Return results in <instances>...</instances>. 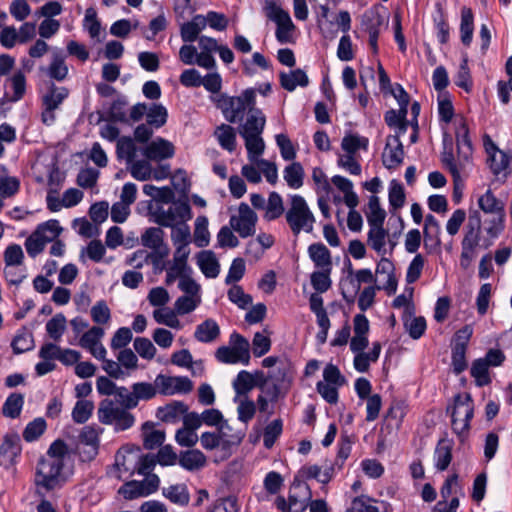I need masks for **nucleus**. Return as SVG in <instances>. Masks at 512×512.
Instances as JSON below:
<instances>
[{
	"mask_svg": "<svg viewBox=\"0 0 512 512\" xmlns=\"http://www.w3.org/2000/svg\"><path fill=\"white\" fill-rule=\"evenodd\" d=\"M247 111L246 121L240 125L239 134L241 136L262 134L266 124L265 115L255 105L249 107Z\"/></svg>",
	"mask_w": 512,
	"mask_h": 512,
	"instance_id": "14",
	"label": "nucleus"
},
{
	"mask_svg": "<svg viewBox=\"0 0 512 512\" xmlns=\"http://www.w3.org/2000/svg\"><path fill=\"white\" fill-rule=\"evenodd\" d=\"M505 227V212L500 211L490 215L489 218L484 220L482 234L485 239L483 240L486 246H492L495 240L500 236Z\"/></svg>",
	"mask_w": 512,
	"mask_h": 512,
	"instance_id": "15",
	"label": "nucleus"
},
{
	"mask_svg": "<svg viewBox=\"0 0 512 512\" xmlns=\"http://www.w3.org/2000/svg\"><path fill=\"white\" fill-rule=\"evenodd\" d=\"M155 383L159 394L164 396L188 394L193 390V382L186 376L158 374L155 378Z\"/></svg>",
	"mask_w": 512,
	"mask_h": 512,
	"instance_id": "10",
	"label": "nucleus"
},
{
	"mask_svg": "<svg viewBox=\"0 0 512 512\" xmlns=\"http://www.w3.org/2000/svg\"><path fill=\"white\" fill-rule=\"evenodd\" d=\"M276 25L275 37L277 41L281 44L292 43L294 41L293 32L295 30V25L292 22L290 15H287L281 21L276 23Z\"/></svg>",
	"mask_w": 512,
	"mask_h": 512,
	"instance_id": "46",
	"label": "nucleus"
},
{
	"mask_svg": "<svg viewBox=\"0 0 512 512\" xmlns=\"http://www.w3.org/2000/svg\"><path fill=\"white\" fill-rule=\"evenodd\" d=\"M234 401L238 403V419L243 423H248L250 420H252L256 413L255 403L248 399L246 396L243 398L235 397Z\"/></svg>",
	"mask_w": 512,
	"mask_h": 512,
	"instance_id": "56",
	"label": "nucleus"
},
{
	"mask_svg": "<svg viewBox=\"0 0 512 512\" xmlns=\"http://www.w3.org/2000/svg\"><path fill=\"white\" fill-rule=\"evenodd\" d=\"M368 139L357 135H346L341 142V148L346 154L354 155L359 149H367Z\"/></svg>",
	"mask_w": 512,
	"mask_h": 512,
	"instance_id": "63",
	"label": "nucleus"
},
{
	"mask_svg": "<svg viewBox=\"0 0 512 512\" xmlns=\"http://www.w3.org/2000/svg\"><path fill=\"white\" fill-rule=\"evenodd\" d=\"M279 80L281 87L289 92L294 91L297 86L306 87L309 84L308 76L301 69H295L288 73L280 72Z\"/></svg>",
	"mask_w": 512,
	"mask_h": 512,
	"instance_id": "19",
	"label": "nucleus"
},
{
	"mask_svg": "<svg viewBox=\"0 0 512 512\" xmlns=\"http://www.w3.org/2000/svg\"><path fill=\"white\" fill-rule=\"evenodd\" d=\"M471 376L475 379L476 385L479 387L490 384L491 378L489 376V366L484 359H476L472 363Z\"/></svg>",
	"mask_w": 512,
	"mask_h": 512,
	"instance_id": "44",
	"label": "nucleus"
},
{
	"mask_svg": "<svg viewBox=\"0 0 512 512\" xmlns=\"http://www.w3.org/2000/svg\"><path fill=\"white\" fill-rule=\"evenodd\" d=\"M369 227L383 226L386 211L381 207L379 197L372 195L369 197L368 209L365 211Z\"/></svg>",
	"mask_w": 512,
	"mask_h": 512,
	"instance_id": "26",
	"label": "nucleus"
},
{
	"mask_svg": "<svg viewBox=\"0 0 512 512\" xmlns=\"http://www.w3.org/2000/svg\"><path fill=\"white\" fill-rule=\"evenodd\" d=\"M309 256L318 268H331V254L323 243L311 244L308 248Z\"/></svg>",
	"mask_w": 512,
	"mask_h": 512,
	"instance_id": "34",
	"label": "nucleus"
},
{
	"mask_svg": "<svg viewBox=\"0 0 512 512\" xmlns=\"http://www.w3.org/2000/svg\"><path fill=\"white\" fill-rule=\"evenodd\" d=\"M205 19L200 15L196 16L192 21L184 23L181 26V38L184 42H194L199 38V33L205 27Z\"/></svg>",
	"mask_w": 512,
	"mask_h": 512,
	"instance_id": "40",
	"label": "nucleus"
},
{
	"mask_svg": "<svg viewBox=\"0 0 512 512\" xmlns=\"http://www.w3.org/2000/svg\"><path fill=\"white\" fill-rule=\"evenodd\" d=\"M226 433L223 430V433H213V432H204L200 437L201 445L206 450H213L220 445L223 447H227L231 444L230 441L225 439Z\"/></svg>",
	"mask_w": 512,
	"mask_h": 512,
	"instance_id": "53",
	"label": "nucleus"
},
{
	"mask_svg": "<svg viewBox=\"0 0 512 512\" xmlns=\"http://www.w3.org/2000/svg\"><path fill=\"white\" fill-rule=\"evenodd\" d=\"M433 22L437 30V38L439 42L441 44H446L449 41L450 27L440 5H437V13L433 17Z\"/></svg>",
	"mask_w": 512,
	"mask_h": 512,
	"instance_id": "54",
	"label": "nucleus"
},
{
	"mask_svg": "<svg viewBox=\"0 0 512 512\" xmlns=\"http://www.w3.org/2000/svg\"><path fill=\"white\" fill-rule=\"evenodd\" d=\"M209 239L208 219L205 216H199L195 221L194 243L197 247L203 248L209 244Z\"/></svg>",
	"mask_w": 512,
	"mask_h": 512,
	"instance_id": "50",
	"label": "nucleus"
},
{
	"mask_svg": "<svg viewBox=\"0 0 512 512\" xmlns=\"http://www.w3.org/2000/svg\"><path fill=\"white\" fill-rule=\"evenodd\" d=\"M286 221L295 235L301 231L309 233L313 230L315 217L301 195L291 196L290 208L286 212Z\"/></svg>",
	"mask_w": 512,
	"mask_h": 512,
	"instance_id": "6",
	"label": "nucleus"
},
{
	"mask_svg": "<svg viewBox=\"0 0 512 512\" xmlns=\"http://www.w3.org/2000/svg\"><path fill=\"white\" fill-rule=\"evenodd\" d=\"M24 404V396L20 393H12L6 399L2 411L3 415L9 418H17Z\"/></svg>",
	"mask_w": 512,
	"mask_h": 512,
	"instance_id": "47",
	"label": "nucleus"
},
{
	"mask_svg": "<svg viewBox=\"0 0 512 512\" xmlns=\"http://www.w3.org/2000/svg\"><path fill=\"white\" fill-rule=\"evenodd\" d=\"M368 245L380 255L386 254V238L388 231L383 226L369 227L368 231Z\"/></svg>",
	"mask_w": 512,
	"mask_h": 512,
	"instance_id": "37",
	"label": "nucleus"
},
{
	"mask_svg": "<svg viewBox=\"0 0 512 512\" xmlns=\"http://www.w3.org/2000/svg\"><path fill=\"white\" fill-rule=\"evenodd\" d=\"M404 159V149L399 135L389 136L383 153V165L387 169L398 167Z\"/></svg>",
	"mask_w": 512,
	"mask_h": 512,
	"instance_id": "13",
	"label": "nucleus"
},
{
	"mask_svg": "<svg viewBox=\"0 0 512 512\" xmlns=\"http://www.w3.org/2000/svg\"><path fill=\"white\" fill-rule=\"evenodd\" d=\"M64 463L60 460L42 457L36 468L34 483L36 494L40 497L45 496V492L62 487L65 478L62 475Z\"/></svg>",
	"mask_w": 512,
	"mask_h": 512,
	"instance_id": "3",
	"label": "nucleus"
},
{
	"mask_svg": "<svg viewBox=\"0 0 512 512\" xmlns=\"http://www.w3.org/2000/svg\"><path fill=\"white\" fill-rule=\"evenodd\" d=\"M474 31V16L470 8L464 6L461 9L460 35L461 41L465 46L472 42Z\"/></svg>",
	"mask_w": 512,
	"mask_h": 512,
	"instance_id": "35",
	"label": "nucleus"
},
{
	"mask_svg": "<svg viewBox=\"0 0 512 512\" xmlns=\"http://www.w3.org/2000/svg\"><path fill=\"white\" fill-rule=\"evenodd\" d=\"M179 464L188 471L198 470L206 464V457L200 450H186L180 453Z\"/></svg>",
	"mask_w": 512,
	"mask_h": 512,
	"instance_id": "30",
	"label": "nucleus"
},
{
	"mask_svg": "<svg viewBox=\"0 0 512 512\" xmlns=\"http://www.w3.org/2000/svg\"><path fill=\"white\" fill-rule=\"evenodd\" d=\"M369 502H376V500L367 495L357 496L352 500L351 508L346 512H380L378 507L370 505Z\"/></svg>",
	"mask_w": 512,
	"mask_h": 512,
	"instance_id": "64",
	"label": "nucleus"
},
{
	"mask_svg": "<svg viewBox=\"0 0 512 512\" xmlns=\"http://www.w3.org/2000/svg\"><path fill=\"white\" fill-rule=\"evenodd\" d=\"M197 264L206 277L215 278L218 276L220 265L212 251L200 252L197 256Z\"/></svg>",
	"mask_w": 512,
	"mask_h": 512,
	"instance_id": "29",
	"label": "nucleus"
},
{
	"mask_svg": "<svg viewBox=\"0 0 512 512\" xmlns=\"http://www.w3.org/2000/svg\"><path fill=\"white\" fill-rule=\"evenodd\" d=\"M24 252L19 244L12 243L4 251L5 266H23Z\"/></svg>",
	"mask_w": 512,
	"mask_h": 512,
	"instance_id": "61",
	"label": "nucleus"
},
{
	"mask_svg": "<svg viewBox=\"0 0 512 512\" xmlns=\"http://www.w3.org/2000/svg\"><path fill=\"white\" fill-rule=\"evenodd\" d=\"M473 414L474 407L470 394H457L455 396V416L463 415V418L452 419V429L461 441L467 436Z\"/></svg>",
	"mask_w": 512,
	"mask_h": 512,
	"instance_id": "9",
	"label": "nucleus"
},
{
	"mask_svg": "<svg viewBox=\"0 0 512 512\" xmlns=\"http://www.w3.org/2000/svg\"><path fill=\"white\" fill-rule=\"evenodd\" d=\"M255 387V379L252 373L242 370L238 373L233 381V388L236 392V397L246 396L249 391Z\"/></svg>",
	"mask_w": 512,
	"mask_h": 512,
	"instance_id": "41",
	"label": "nucleus"
},
{
	"mask_svg": "<svg viewBox=\"0 0 512 512\" xmlns=\"http://www.w3.org/2000/svg\"><path fill=\"white\" fill-rule=\"evenodd\" d=\"M489 166L494 175L508 174L510 157L503 151L494 152L491 158H488Z\"/></svg>",
	"mask_w": 512,
	"mask_h": 512,
	"instance_id": "60",
	"label": "nucleus"
},
{
	"mask_svg": "<svg viewBox=\"0 0 512 512\" xmlns=\"http://www.w3.org/2000/svg\"><path fill=\"white\" fill-rule=\"evenodd\" d=\"M127 166L134 179L146 181L151 178L152 166L147 160H133Z\"/></svg>",
	"mask_w": 512,
	"mask_h": 512,
	"instance_id": "51",
	"label": "nucleus"
},
{
	"mask_svg": "<svg viewBox=\"0 0 512 512\" xmlns=\"http://www.w3.org/2000/svg\"><path fill=\"white\" fill-rule=\"evenodd\" d=\"M69 89L63 86H56L54 83L48 87V91L42 96V107L57 110L68 98Z\"/></svg>",
	"mask_w": 512,
	"mask_h": 512,
	"instance_id": "18",
	"label": "nucleus"
},
{
	"mask_svg": "<svg viewBox=\"0 0 512 512\" xmlns=\"http://www.w3.org/2000/svg\"><path fill=\"white\" fill-rule=\"evenodd\" d=\"M291 488L293 490H299V492L289 494L288 503L290 506L307 504L306 502L311 500L312 494L309 485L297 477L294 478Z\"/></svg>",
	"mask_w": 512,
	"mask_h": 512,
	"instance_id": "36",
	"label": "nucleus"
},
{
	"mask_svg": "<svg viewBox=\"0 0 512 512\" xmlns=\"http://www.w3.org/2000/svg\"><path fill=\"white\" fill-rule=\"evenodd\" d=\"M65 329L66 318L61 313L56 314L46 323V331L54 341H59L61 339Z\"/></svg>",
	"mask_w": 512,
	"mask_h": 512,
	"instance_id": "58",
	"label": "nucleus"
},
{
	"mask_svg": "<svg viewBox=\"0 0 512 512\" xmlns=\"http://www.w3.org/2000/svg\"><path fill=\"white\" fill-rule=\"evenodd\" d=\"M162 495L171 503L185 507L189 504L190 494L185 484H174L162 489Z\"/></svg>",
	"mask_w": 512,
	"mask_h": 512,
	"instance_id": "23",
	"label": "nucleus"
},
{
	"mask_svg": "<svg viewBox=\"0 0 512 512\" xmlns=\"http://www.w3.org/2000/svg\"><path fill=\"white\" fill-rule=\"evenodd\" d=\"M214 102L228 122L236 123L243 119L249 107L256 105V92L250 88L244 90L237 97L221 94L214 99Z\"/></svg>",
	"mask_w": 512,
	"mask_h": 512,
	"instance_id": "4",
	"label": "nucleus"
},
{
	"mask_svg": "<svg viewBox=\"0 0 512 512\" xmlns=\"http://www.w3.org/2000/svg\"><path fill=\"white\" fill-rule=\"evenodd\" d=\"M478 205L484 213L489 215L504 211L503 206L497 200L491 190H487L482 196L479 197Z\"/></svg>",
	"mask_w": 512,
	"mask_h": 512,
	"instance_id": "59",
	"label": "nucleus"
},
{
	"mask_svg": "<svg viewBox=\"0 0 512 512\" xmlns=\"http://www.w3.org/2000/svg\"><path fill=\"white\" fill-rule=\"evenodd\" d=\"M11 347L15 354H21L34 348L33 334L26 328H21L14 336Z\"/></svg>",
	"mask_w": 512,
	"mask_h": 512,
	"instance_id": "38",
	"label": "nucleus"
},
{
	"mask_svg": "<svg viewBox=\"0 0 512 512\" xmlns=\"http://www.w3.org/2000/svg\"><path fill=\"white\" fill-rule=\"evenodd\" d=\"M21 452L20 439L17 435H6L0 445V456L5 465L12 464Z\"/></svg>",
	"mask_w": 512,
	"mask_h": 512,
	"instance_id": "24",
	"label": "nucleus"
},
{
	"mask_svg": "<svg viewBox=\"0 0 512 512\" xmlns=\"http://www.w3.org/2000/svg\"><path fill=\"white\" fill-rule=\"evenodd\" d=\"M213 135L216 137L219 145L224 150L233 152L236 148V130L228 124H221L214 130Z\"/></svg>",
	"mask_w": 512,
	"mask_h": 512,
	"instance_id": "27",
	"label": "nucleus"
},
{
	"mask_svg": "<svg viewBox=\"0 0 512 512\" xmlns=\"http://www.w3.org/2000/svg\"><path fill=\"white\" fill-rule=\"evenodd\" d=\"M164 236L165 233L160 227H149L141 234L140 244L151 252L170 250L164 241Z\"/></svg>",
	"mask_w": 512,
	"mask_h": 512,
	"instance_id": "16",
	"label": "nucleus"
},
{
	"mask_svg": "<svg viewBox=\"0 0 512 512\" xmlns=\"http://www.w3.org/2000/svg\"><path fill=\"white\" fill-rule=\"evenodd\" d=\"M232 347L221 346L215 352L216 359L225 364L241 362L247 365L250 361L249 342L242 335L234 332L230 335Z\"/></svg>",
	"mask_w": 512,
	"mask_h": 512,
	"instance_id": "7",
	"label": "nucleus"
},
{
	"mask_svg": "<svg viewBox=\"0 0 512 512\" xmlns=\"http://www.w3.org/2000/svg\"><path fill=\"white\" fill-rule=\"evenodd\" d=\"M283 424L281 419L273 420L269 423L263 434V444L267 449H270L275 444L277 438L281 435Z\"/></svg>",
	"mask_w": 512,
	"mask_h": 512,
	"instance_id": "62",
	"label": "nucleus"
},
{
	"mask_svg": "<svg viewBox=\"0 0 512 512\" xmlns=\"http://www.w3.org/2000/svg\"><path fill=\"white\" fill-rule=\"evenodd\" d=\"M304 168L299 162H292L283 170V178L292 189H299L304 183Z\"/></svg>",
	"mask_w": 512,
	"mask_h": 512,
	"instance_id": "33",
	"label": "nucleus"
},
{
	"mask_svg": "<svg viewBox=\"0 0 512 512\" xmlns=\"http://www.w3.org/2000/svg\"><path fill=\"white\" fill-rule=\"evenodd\" d=\"M365 19L363 22L365 31L369 36V46L371 47L374 54L378 53V37H379V27L382 24L381 17L378 14H372V16H368L365 14Z\"/></svg>",
	"mask_w": 512,
	"mask_h": 512,
	"instance_id": "32",
	"label": "nucleus"
},
{
	"mask_svg": "<svg viewBox=\"0 0 512 512\" xmlns=\"http://www.w3.org/2000/svg\"><path fill=\"white\" fill-rule=\"evenodd\" d=\"M201 419L202 423L207 426H217L220 433L229 428L227 421L223 419V415L218 409H206L201 413Z\"/></svg>",
	"mask_w": 512,
	"mask_h": 512,
	"instance_id": "57",
	"label": "nucleus"
},
{
	"mask_svg": "<svg viewBox=\"0 0 512 512\" xmlns=\"http://www.w3.org/2000/svg\"><path fill=\"white\" fill-rule=\"evenodd\" d=\"M190 228L188 225L184 223H180L174 227H172L171 231V239L175 246H177V254L183 248H187L190 240Z\"/></svg>",
	"mask_w": 512,
	"mask_h": 512,
	"instance_id": "52",
	"label": "nucleus"
},
{
	"mask_svg": "<svg viewBox=\"0 0 512 512\" xmlns=\"http://www.w3.org/2000/svg\"><path fill=\"white\" fill-rule=\"evenodd\" d=\"M265 218L269 221L279 218L284 212L283 200L277 192H271L265 205Z\"/></svg>",
	"mask_w": 512,
	"mask_h": 512,
	"instance_id": "48",
	"label": "nucleus"
},
{
	"mask_svg": "<svg viewBox=\"0 0 512 512\" xmlns=\"http://www.w3.org/2000/svg\"><path fill=\"white\" fill-rule=\"evenodd\" d=\"M131 389L133 390L132 399L135 398L136 407L138 406L139 401H149L159 393L155 382H137L131 386Z\"/></svg>",
	"mask_w": 512,
	"mask_h": 512,
	"instance_id": "39",
	"label": "nucleus"
},
{
	"mask_svg": "<svg viewBox=\"0 0 512 512\" xmlns=\"http://www.w3.org/2000/svg\"><path fill=\"white\" fill-rule=\"evenodd\" d=\"M270 382L278 384L289 390L293 380V370L289 362H280L274 369L268 372Z\"/></svg>",
	"mask_w": 512,
	"mask_h": 512,
	"instance_id": "22",
	"label": "nucleus"
},
{
	"mask_svg": "<svg viewBox=\"0 0 512 512\" xmlns=\"http://www.w3.org/2000/svg\"><path fill=\"white\" fill-rule=\"evenodd\" d=\"M34 232L39 233L38 236L40 239L47 244L58 238L62 232V228L57 220H49L40 224Z\"/></svg>",
	"mask_w": 512,
	"mask_h": 512,
	"instance_id": "42",
	"label": "nucleus"
},
{
	"mask_svg": "<svg viewBox=\"0 0 512 512\" xmlns=\"http://www.w3.org/2000/svg\"><path fill=\"white\" fill-rule=\"evenodd\" d=\"M220 335L219 325L215 320L209 318L196 327L194 337L201 343H210L215 341Z\"/></svg>",
	"mask_w": 512,
	"mask_h": 512,
	"instance_id": "25",
	"label": "nucleus"
},
{
	"mask_svg": "<svg viewBox=\"0 0 512 512\" xmlns=\"http://www.w3.org/2000/svg\"><path fill=\"white\" fill-rule=\"evenodd\" d=\"M47 76L58 82L64 81L69 73L68 66L65 62V56L62 53H54L48 67L42 68Z\"/></svg>",
	"mask_w": 512,
	"mask_h": 512,
	"instance_id": "21",
	"label": "nucleus"
},
{
	"mask_svg": "<svg viewBox=\"0 0 512 512\" xmlns=\"http://www.w3.org/2000/svg\"><path fill=\"white\" fill-rule=\"evenodd\" d=\"M186 293L179 297L174 305L175 314L185 315L195 310L201 303L199 290H184Z\"/></svg>",
	"mask_w": 512,
	"mask_h": 512,
	"instance_id": "20",
	"label": "nucleus"
},
{
	"mask_svg": "<svg viewBox=\"0 0 512 512\" xmlns=\"http://www.w3.org/2000/svg\"><path fill=\"white\" fill-rule=\"evenodd\" d=\"M192 268L187 264V252L182 256L174 255L172 264L166 269L165 283L171 286L179 280L178 288H199L192 278Z\"/></svg>",
	"mask_w": 512,
	"mask_h": 512,
	"instance_id": "8",
	"label": "nucleus"
},
{
	"mask_svg": "<svg viewBox=\"0 0 512 512\" xmlns=\"http://www.w3.org/2000/svg\"><path fill=\"white\" fill-rule=\"evenodd\" d=\"M188 411V406L182 401H172L157 409L156 416L163 422L176 423Z\"/></svg>",
	"mask_w": 512,
	"mask_h": 512,
	"instance_id": "17",
	"label": "nucleus"
},
{
	"mask_svg": "<svg viewBox=\"0 0 512 512\" xmlns=\"http://www.w3.org/2000/svg\"><path fill=\"white\" fill-rule=\"evenodd\" d=\"M309 307L310 310L316 316V322L319 328H330L331 322L328 317L327 311L324 307V300L320 293L315 292L312 293L309 298Z\"/></svg>",
	"mask_w": 512,
	"mask_h": 512,
	"instance_id": "28",
	"label": "nucleus"
},
{
	"mask_svg": "<svg viewBox=\"0 0 512 512\" xmlns=\"http://www.w3.org/2000/svg\"><path fill=\"white\" fill-rule=\"evenodd\" d=\"M241 137L245 140L249 160L255 161L264 152L265 148L261 134L243 135Z\"/></svg>",
	"mask_w": 512,
	"mask_h": 512,
	"instance_id": "45",
	"label": "nucleus"
},
{
	"mask_svg": "<svg viewBox=\"0 0 512 512\" xmlns=\"http://www.w3.org/2000/svg\"><path fill=\"white\" fill-rule=\"evenodd\" d=\"M454 127L457 145V158L454 157V143L452 136L448 133H444L441 162L451 173L454 182L457 183L461 178V174L465 173L472 164L471 158L473 146L466 118L463 116H457L454 120Z\"/></svg>",
	"mask_w": 512,
	"mask_h": 512,
	"instance_id": "1",
	"label": "nucleus"
},
{
	"mask_svg": "<svg viewBox=\"0 0 512 512\" xmlns=\"http://www.w3.org/2000/svg\"><path fill=\"white\" fill-rule=\"evenodd\" d=\"M256 222V213L244 202L240 203L238 207V215L231 216L229 221L231 228L242 238H247L255 234Z\"/></svg>",
	"mask_w": 512,
	"mask_h": 512,
	"instance_id": "11",
	"label": "nucleus"
},
{
	"mask_svg": "<svg viewBox=\"0 0 512 512\" xmlns=\"http://www.w3.org/2000/svg\"><path fill=\"white\" fill-rule=\"evenodd\" d=\"M168 117L167 109L162 104L153 103L147 110V122L155 128L162 127Z\"/></svg>",
	"mask_w": 512,
	"mask_h": 512,
	"instance_id": "55",
	"label": "nucleus"
},
{
	"mask_svg": "<svg viewBox=\"0 0 512 512\" xmlns=\"http://www.w3.org/2000/svg\"><path fill=\"white\" fill-rule=\"evenodd\" d=\"M94 403L90 400H78L72 410V419L75 423L83 424L91 417Z\"/></svg>",
	"mask_w": 512,
	"mask_h": 512,
	"instance_id": "49",
	"label": "nucleus"
},
{
	"mask_svg": "<svg viewBox=\"0 0 512 512\" xmlns=\"http://www.w3.org/2000/svg\"><path fill=\"white\" fill-rule=\"evenodd\" d=\"M131 408L119 406L111 399H104L98 407V419L102 424L112 425L116 432L125 431L135 423V416L129 411Z\"/></svg>",
	"mask_w": 512,
	"mask_h": 512,
	"instance_id": "5",
	"label": "nucleus"
},
{
	"mask_svg": "<svg viewBox=\"0 0 512 512\" xmlns=\"http://www.w3.org/2000/svg\"><path fill=\"white\" fill-rule=\"evenodd\" d=\"M116 153L118 158H124L129 164L135 160L137 155V147L131 137H121L117 141Z\"/></svg>",
	"mask_w": 512,
	"mask_h": 512,
	"instance_id": "43",
	"label": "nucleus"
},
{
	"mask_svg": "<svg viewBox=\"0 0 512 512\" xmlns=\"http://www.w3.org/2000/svg\"><path fill=\"white\" fill-rule=\"evenodd\" d=\"M174 145L161 137L150 142L143 150V155L151 161H162L174 156Z\"/></svg>",
	"mask_w": 512,
	"mask_h": 512,
	"instance_id": "12",
	"label": "nucleus"
},
{
	"mask_svg": "<svg viewBox=\"0 0 512 512\" xmlns=\"http://www.w3.org/2000/svg\"><path fill=\"white\" fill-rule=\"evenodd\" d=\"M435 467L438 471H445L452 461V446L445 439L439 440L434 451Z\"/></svg>",
	"mask_w": 512,
	"mask_h": 512,
	"instance_id": "31",
	"label": "nucleus"
},
{
	"mask_svg": "<svg viewBox=\"0 0 512 512\" xmlns=\"http://www.w3.org/2000/svg\"><path fill=\"white\" fill-rule=\"evenodd\" d=\"M485 237L482 234L481 217L478 211L470 213L468 222L464 227L463 239L461 241L460 263L468 267L477 256V248L488 249L484 243Z\"/></svg>",
	"mask_w": 512,
	"mask_h": 512,
	"instance_id": "2",
	"label": "nucleus"
}]
</instances>
